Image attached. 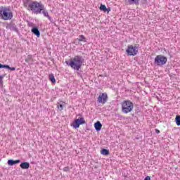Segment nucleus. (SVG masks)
Masks as SVG:
<instances>
[{"mask_svg":"<svg viewBox=\"0 0 180 180\" xmlns=\"http://www.w3.org/2000/svg\"><path fill=\"white\" fill-rule=\"evenodd\" d=\"M23 6L26 8L27 11L32 12V13L36 15L41 13V11H44V5L37 1L25 0L23 1Z\"/></svg>","mask_w":180,"mask_h":180,"instance_id":"obj_1","label":"nucleus"},{"mask_svg":"<svg viewBox=\"0 0 180 180\" xmlns=\"http://www.w3.org/2000/svg\"><path fill=\"white\" fill-rule=\"evenodd\" d=\"M65 64L71 67L72 70L79 71L81 67H82V56H75L70 59V61H65Z\"/></svg>","mask_w":180,"mask_h":180,"instance_id":"obj_2","label":"nucleus"},{"mask_svg":"<svg viewBox=\"0 0 180 180\" xmlns=\"http://www.w3.org/2000/svg\"><path fill=\"white\" fill-rule=\"evenodd\" d=\"M0 18L3 20H11L13 18V13L9 6L0 7Z\"/></svg>","mask_w":180,"mask_h":180,"instance_id":"obj_3","label":"nucleus"},{"mask_svg":"<svg viewBox=\"0 0 180 180\" xmlns=\"http://www.w3.org/2000/svg\"><path fill=\"white\" fill-rule=\"evenodd\" d=\"M123 113H130L134 108V105L130 101H124L121 103Z\"/></svg>","mask_w":180,"mask_h":180,"instance_id":"obj_4","label":"nucleus"},{"mask_svg":"<svg viewBox=\"0 0 180 180\" xmlns=\"http://www.w3.org/2000/svg\"><path fill=\"white\" fill-rule=\"evenodd\" d=\"M167 61H168L167 57L162 55H158L155 58L154 63L159 67H162V65H165V64H167Z\"/></svg>","mask_w":180,"mask_h":180,"instance_id":"obj_5","label":"nucleus"},{"mask_svg":"<svg viewBox=\"0 0 180 180\" xmlns=\"http://www.w3.org/2000/svg\"><path fill=\"white\" fill-rule=\"evenodd\" d=\"M127 56H137L139 53V48L137 46L129 45L126 49Z\"/></svg>","mask_w":180,"mask_h":180,"instance_id":"obj_6","label":"nucleus"},{"mask_svg":"<svg viewBox=\"0 0 180 180\" xmlns=\"http://www.w3.org/2000/svg\"><path fill=\"white\" fill-rule=\"evenodd\" d=\"M98 103H101L102 105H105L106 102H108V94L103 93L100 94L97 98Z\"/></svg>","mask_w":180,"mask_h":180,"instance_id":"obj_7","label":"nucleus"},{"mask_svg":"<svg viewBox=\"0 0 180 180\" xmlns=\"http://www.w3.org/2000/svg\"><path fill=\"white\" fill-rule=\"evenodd\" d=\"M81 124H85V120L84 117H79L78 119H76L72 126L75 129H78Z\"/></svg>","mask_w":180,"mask_h":180,"instance_id":"obj_8","label":"nucleus"},{"mask_svg":"<svg viewBox=\"0 0 180 180\" xmlns=\"http://www.w3.org/2000/svg\"><path fill=\"white\" fill-rule=\"evenodd\" d=\"M20 167L22 168V169H29L30 167V164L27 162H24L20 165Z\"/></svg>","mask_w":180,"mask_h":180,"instance_id":"obj_9","label":"nucleus"},{"mask_svg":"<svg viewBox=\"0 0 180 180\" xmlns=\"http://www.w3.org/2000/svg\"><path fill=\"white\" fill-rule=\"evenodd\" d=\"M32 32L34 33L37 37H40V31H39V28L36 27H33L32 29Z\"/></svg>","mask_w":180,"mask_h":180,"instance_id":"obj_10","label":"nucleus"},{"mask_svg":"<svg viewBox=\"0 0 180 180\" xmlns=\"http://www.w3.org/2000/svg\"><path fill=\"white\" fill-rule=\"evenodd\" d=\"M94 127L97 131H99L101 129H102V124L101 122L98 121L94 124Z\"/></svg>","mask_w":180,"mask_h":180,"instance_id":"obj_11","label":"nucleus"},{"mask_svg":"<svg viewBox=\"0 0 180 180\" xmlns=\"http://www.w3.org/2000/svg\"><path fill=\"white\" fill-rule=\"evenodd\" d=\"M20 162V160H8V165H15V164H19Z\"/></svg>","mask_w":180,"mask_h":180,"instance_id":"obj_12","label":"nucleus"},{"mask_svg":"<svg viewBox=\"0 0 180 180\" xmlns=\"http://www.w3.org/2000/svg\"><path fill=\"white\" fill-rule=\"evenodd\" d=\"M0 68H7L8 70H11V71H15L16 70V68H11L8 65H2L0 63Z\"/></svg>","mask_w":180,"mask_h":180,"instance_id":"obj_13","label":"nucleus"},{"mask_svg":"<svg viewBox=\"0 0 180 180\" xmlns=\"http://www.w3.org/2000/svg\"><path fill=\"white\" fill-rule=\"evenodd\" d=\"M42 13L44 16H45V18H47L49 19V20H51V17H50V15H49V11H47V10L44 8V10H42Z\"/></svg>","mask_w":180,"mask_h":180,"instance_id":"obj_14","label":"nucleus"},{"mask_svg":"<svg viewBox=\"0 0 180 180\" xmlns=\"http://www.w3.org/2000/svg\"><path fill=\"white\" fill-rule=\"evenodd\" d=\"M49 81H51L52 84H56V78L54 77V75H49Z\"/></svg>","mask_w":180,"mask_h":180,"instance_id":"obj_15","label":"nucleus"},{"mask_svg":"<svg viewBox=\"0 0 180 180\" xmlns=\"http://www.w3.org/2000/svg\"><path fill=\"white\" fill-rule=\"evenodd\" d=\"M101 154L103 155H109V150L108 149L103 148L101 150Z\"/></svg>","mask_w":180,"mask_h":180,"instance_id":"obj_16","label":"nucleus"},{"mask_svg":"<svg viewBox=\"0 0 180 180\" xmlns=\"http://www.w3.org/2000/svg\"><path fill=\"white\" fill-rule=\"evenodd\" d=\"M78 40L79 41H84V43H86V38H85L84 35H79Z\"/></svg>","mask_w":180,"mask_h":180,"instance_id":"obj_17","label":"nucleus"},{"mask_svg":"<svg viewBox=\"0 0 180 180\" xmlns=\"http://www.w3.org/2000/svg\"><path fill=\"white\" fill-rule=\"evenodd\" d=\"M100 11H103V12L106 13V11H108V8H106V6H105L104 4H101Z\"/></svg>","mask_w":180,"mask_h":180,"instance_id":"obj_18","label":"nucleus"},{"mask_svg":"<svg viewBox=\"0 0 180 180\" xmlns=\"http://www.w3.org/2000/svg\"><path fill=\"white\" fill-rule=\"evenodd\" d=\"M175 122L177 126H180V115L176 116Z\"/></svg>","mask_w":180,"mask_h":180,"instance_id":"obj_19","label":"nucleus"},{"mask_svg":"<svg viewBox=\"0 0 180 180\" xmlns=\"http://www.w3.org/2000/svg\"><path fill=\"white\" fill-rule=\"evenodd\" d=\"M30 61H33V58L32 57V55H28L27 58H25V63H30Z\"/></svg>","mask_w":180,"mask_h":180,"instance_id":"obj_20","label":"nucleus"},{"mask_svg":"<svg viewBox=\"0 0 180 180\" xmlns=\"http://www.w3.org/2000/svg\"><path fill=\"white\" fill-rule=\"evenodd\" d=\"M130 5H131V4H133V2H134L135 5H139V2H140V0H129V1Z\"/></svg>","mask_w":180,"mask_h":180,"instance_id":"obj_21","label":"nucleus"},{"mask_svg":"<svg viewBox=\"0 0 180 180\" xmlns=\"http://www.w3.org/2000/svg\"><path fill=\"white\" fill-rule=\"evenodd\" d=\"M5 77L4 75H0V85H3L4 84V78Z\"/></svg>","mask_w":180,"mask_h":180,"instance_id":"obj_22","label":"nucleus"},{"mask_svg":"<svg viewBox=\"0 0 180 180\" xmlns=\"http://www.w3.org/2000/svg\"><path fill=\"white\" fill-rule=\"evenodd\" d=\"M57 108L58 109H59L60 110H63L64 109V107L63 106V104H60V103H58L57 104Z\"/></svg>","mask_w":180,"mask_h":180,"instance_id":"obj_23","label":"nucleus"},{"mask_svg":"<svg viewBox=\"0 0 180 180\" xmlns=\"http://www.w3.org/2000/svg\"><path fill=\"white\" fill-rule=\"evenodd\" d=\"M63 171H64L65 172H68V171H70V167H64V168H63Z\"/></svg>","mask_w":180,"mask_h":180,"instance_id":"obj_24","label":"nucleus"},{"mask_svg":"<svg viewBox=\"0 0 180 180\" xmlns=\"http://www.w3.org/2000/svg\"><path fill=\"white\" fill-rule=\"evenodd\" d=\"M144 180H151V178L149 176H147Z\"/></svg>","mask_w":180,"mask_h":180,"instance_id":"obj_25","label":"nucleus"},{"mask_svg":"<svg viewBox=\"0 0 180 180\" xmlns=\"http://www.w3.org/2000/svg\"><path fill=\"white\" fill-rule=\"evenodd\" d=\"M111 9H110V7H109L108 8H107V13H109V12H110Z\"/></svg>","mask_w":180,"mask_h":180,"instance_id":"obj_26","label":"nucleus"},{"mask_svg":"<svg viewBox=\"0 0 180 180\" xmlns=\"http://www.w3.org/2000/svg\"><path fill=\"white\" fill-rule=\"evenodd\" d=\"M155 133H157V134H160V131L159 129H155Z\"/></svg>","mask_w":180,"mask_h":180,"instance_id":"obj_27","label":"nucleus"}]
</instances>
